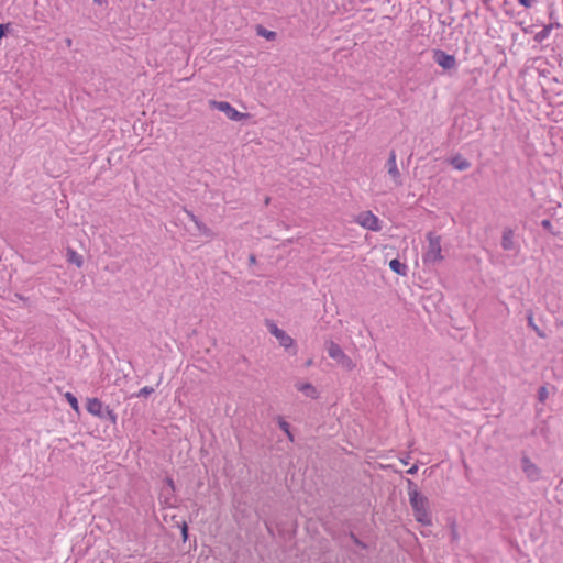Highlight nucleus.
Here are the masks:
<instances>
[{
  "label": "nucleus",
  "instance_id": "nucleus-1",
  "mask_svg": "<svg viewBox=\"0 0 563 563\" xmlns=\"http://www.w3.org/2000/svg\"><path fill=\"white\" fill-rule=\"evenodd\" d=\"M409 503L412 508L416 520L422 526H431L432 515L428 497H426L421 493H413L411 494Z\"/></svg>",
  "mask_w": 563,
  "mask_h": 563
},
{
  "label": "nucleus",
  "instance_id": "nucleus-2",
  "mask_svg": "<svg viewBox=\"0 0 563 563\" xmlns=\"http://www.w3.org/2000/svg\"><path fill=\"white\" fill-rule=\"evenodd\" d=\"M428 245L422 254V261L427 265H434L443 260L441 249V236L434 232L427 234Z\"/></svg>",
  "mask_w": 563,
  "mask_h": 563
},
{
  "label": "nucleus",
  "instance_id": "nucleus-3",
  "mask_svg": "<svg viewBox=\"0 0 563 563\" xmlns=\"http://www.w3.org/2000/svg\"><path fill=\"white\" fill-rule=\"evenodd\" d=\"M87 411L103 420H109L112 424L117 423V415L108 406H103L98 398H88Z\"/></svg>",
  "mask_w": 563,
  "mask_h": 563
},
{
  "label": "nucleus",
  "instance_id": "nucleus-4",
  "mask_svg": "<svg viewBox=\"0 0 563 563\" xmlns=\"http://www.w3.org/2000/svg\"><path fill=\"white\" fill-rule=\"evenodd\" d=\"M325 350L328 352L329 357L336 361V363L340 364L343 368L352 371L355 367V363L352 361V358L347 356L341 349V346L335 342H327Z\"/></svg>",
  "mask_w": 563,
  "mask_h": 563
},
{
  "label": "nucleus",
  "instance_id": "nucleus-5",
  "mask_svg": "<svg viewBox=\"0 0 563 563\" xmlns=\"http://www.w3.org/2000/svg\"><path fill=\"white\" fill-rule=\"evenodd\" d=\"M209 106L211 109H216L223 112L232 121H241L243 119L249 118V113L239 112L227 101L210 100Z\"/></svg>",
  "mask_w": 563,
  "mask_h": 563
},
{
  "label": "nucleus",
  "instance_id": "nucleus-6",
  "mask_svg": "<svg viewBox=\"0 0 563 563\" xmlns=\"http://www.w3.org/2000/svg\"><path fill=\"white\" fill-rule=\"evenodd\" d=\"M520 462H521V470L528 481L537 482L541 478V475H542L541 468L537 464H534L530 460V457H528L527 455H523L521 457Z\"/></svg>",
  "mask_w": 563,
  "mask_h": 563
},
{
  "label": "nucleus",
  "instance_id": "nucleus-7",
  "mask_svg": "<svg viewBox=\"0 0 563 563\" xmlns=\"http://www.w3.org/2000/svg\"><path fill=\"white\" fill-rule=\"evenodd\" d=\"M433 60L445 70L455 69L457 66L455 56L441 49L433 51Z\"/></svg>",
  "mask_w": 563,
  "mask_h": 563
},
{
  "label": "nucleus",
  "instance_id": "nucleus-8",
  "mask_svg": "<svg viewBox=\"0 0 563 563\" xmlns=\"http://www.w3.org/2000/svg\"><path fill=\"white\" fill-rule=\"evenodd\" d=\"M500 244L504 251H512L515 255L520 251L519 243L515 239V232L510 228H506L503 231Z\"/></svg>",
  "mask_w": 563,
  "mask_h": 563
},
{
  "label": "nucleus",
  "instance_id": "nucleus-9",
  "mask_svg": "<svg viewBox=\"0 0 563 563\" xmlns=\"http://www.w3.org/2000/svg\"><path fill=\"white\" fill-rule=\"evenodd\" d=\"M357 223L365 229L377 232L380 230L378 218L371 211H365L358 214Z\"/></svg>",
  "mask_w": 563,
  "mask_h": 563
},
{
  "label": "nucleus",
  "instance_id": "nucleus-10",
  "mask_svg": "<svg viewBox=\"0 0 563 563\" xmlns=\"http://www.w3.org/2000/svg\"><path fill=\"white\" fill-rule=\"evenodd\" d=\"M386 166H387L388 175L393 178L395 185L396 186H401L402 185V179H401L400 172H399V169L397 167L395 151H391L389 153V157L387 159Z\"/></svg>",
  "mask_w": 563,
  "mask_h": 563
},
{
  "label": "nucleus",
  "instance_id": "nucleus-11",
  "mask_svg": "<svg viewBox=\"0 0 563 563\" xmlns=\"http://www.w3.org/2000/svg\"><path fill=\"white\" fill-rule=\"evenodd\" d=\"M450 164L457 170H466L471 167V163L461 155L452 157Z\"/></svg>",
  "mask_w": 563,
  "mask_h": 563
},
{
  "label": "nucleus",
  "instance_id": "nucleus-12",
  "mask_svg": "<svg viewBox=\"0 0 563 563\" xmlns=\"http://www.w3.org/2000/svg\"><path fill=\"white\" fill-rule=\"evenodd\" d=\"M66 260L67 262L75 264L77 267H81L84 264V258L80 254H78L71 247H68L66 251Z\"/></svg>",
  "mask_w": 563,
  "mask_h": 563
},
{
  "label": "nucleus",
  "instance_id": "nucleus-13",
  "mask_svg": "<svg viewBox=\"0 0 563 563\" xmlns=\"http://www.w3.org/2000/svg\"><path fill=\"white\" fill-rule=\"evenodd\" d=\"M275 338L278 340L280 346L285 347L286 350L295 346L294 339L290 335H288L284 330H280Z\"/></svg>",
  "mask_w": 563,
  "mask_h": 563
},
{
  "label": "nucleus",
  "instance_id": "nucleus-14",
  "mask_svg": "<svg viewBox=\"0 0 563 563\" xmlns=\"http://www.w3.org/2000/svg\"><path fill=\"white\" fill-rule=\"evenodd\" d=\"M389 267L393 272L398 275L406 276L408 272V266L405 263H401L398 258H394L389 262Z\"/></svg>",
  "mask_w": 563,
  "mask_h": 563
},
{
  "label": "nucleus",
  "instance_id": "nucleus-15",
  "mask_svg": "<svg viewBox=\"0 0 563 563\" xmlns=\"http://www.w3.org/2000/svg\"><path fill=\"white\" fill-rule=\"evenodd\" d=\"M297 389L310 398L317 397V389L310 383H299L296 385Z\"/></svg>",
  "mask_w": 563,
  "mask_h": 563
},
{
  "label": "nucleus",
  "instance_id": "nucleus-16",
  "mask_svg": "<svg viewBox=\"0 0 563 563\" xmlns=\"http://www.w3.org/2000/svg\"><path fill=\"white\" fill-rule=\"evenodd\" d=\"M552 30H553L552 23L544 25L540 32L534 34L533 40L537 43H542L544 40H547L550 36V33Z\"/></svg>",
  "mask_w": 563,
  "mask_h": 563
},
{
  "label": "nucleus",
  "instance_id": "nucleus-17",
  "mask_svg": "<svg viewBox=\"0 0 563 563\" xmlns=\"http://www.w3.org/2000/svg\"><path fill=\"white\" fill-rule=\"evenodd\" d=\"M256 34L258 36H262V37L266 38L267 41H274L276 38V36H277L276 32L266 30L262 25H256Z\"/></svg>",
  "mask_w": 563,
  "mask_h": 563
},
{
  "label": "nucleus",
  "instance_id": "nucleus-18",
  "mask_svg": "<svg viewBox=\"0 0 563 563\" xmlns=\"http://www.w3.org/2000/svg\"><path fill=\"white\" fill-rule=\"evenodd\" d=\"M65 399L68 401L70 407L76 411L79 412V404L77 398L69 391L64 394Z\"/></svg>",
  "mask_w": 563,
  "mask_h": 563
},
{
  "label": "nucleus",
  "instance_id": "nucleus-19",
  "mask_svg": "<svg viewBox=\"0 0 563 563\" xmlns=\"http://www.w3.org/2000/svg\"><path fill=\"white\" fill-rule=\"evenodd\" d=\"M195 225H196L197 230L201 234H203L206 236H212L213 235L212 231L205 223H202L200 220L196 221Z\"/></svg>",
  "mask_w": 563,
  "mask_h": 563
},
{
  "label": "nucleus",
  "instance_id": "nucleus-20",
  "mask_svg": "<svg viewBox=\"0 0 563 563\" xmlns=\"http://www.w3.org/2000/svg\"><path fill=\"white\" fill-rule=\"evenodd\" d=\"M407 490H408L409 499L411 498V494L419 493L418 489H417V485L411 479H407Z\"/></svg>",
  "mask_w": 563,
  "mask_h": 563
},
{
  "label": "nucleus",
  "instance_id": "nucleus-21",
  "mask_svg": "<svg viewBox=\"0 0 563 563\" xmlns=\"http://www.w3.org/2000/svg\"><path fill=\"white\" fill-rule=\"evenodd\" d=\"M153 393H154V388L153 387L145 386V387L140 389V391L137 393V397H147V396H150Z\"/></svg>",
  "mask_w": 563,
  "mask_h": 563
},
{
  "label": "nucleus",
  "instance_id": "nucleus-22",
  "mask_svg": "<svg viewBox=\"0 0 563 563\" xmlns=\"http://www.w3.org/2000/svg\"><path fill=\"white\" fill-rule=\"evenodd\" d=\"M548 388L545 386H542L538 390V399L543 402L548 398Z\"/></svg>",
  "mask_w": 563,
  "mask_h": 563
},
{
  "label": "nucleus",
  "instance_id": "nucleus-23",
  "mask_svg": "<svg viewBox=\"0 0 563 563\" xmlns=\"http://www.w3.org/2000/svg\"><path fill=\"white\" fill-rule=\"evenodd\" d=\"M268 331L272 335L276 336L282 329H279L274 322H267Z\"/></svg>",
  "mask_w": 563,
  "mask_h": 563
},
{
  "label": "nucleus",
  "instance_id": "nucleus-24",
  "mask_svg": "<svg viewBox=\"0 0 563 563\" xmlns=\"http://www.w3.org/2000/svg\"><path fill=\"white\" fill-rule=\"evenodd\" d=\"M278 426L284 432H288L290 426L282 417H278Z\"/></svg>",
  "mask_w": 563,
  "mask_h": 563
},
{
  "label": "nucleus",
  "instance_id": "nucleus-25",
  "mask_svg": "<svg viewBox=\"0 0 563 563\" xmlns=\"http://www.w3.org/2000/svg\"><path fill=\"white\" fill-rule=\"evenodd\" d=\"M9 27H10V24H1L0 23V40L5 36Z\"/></svg>",
  "mask_w": 563,
  "mask_h": 563
},
{
  "label": "nucleus",
  "instance_id": "nucleus-26",
  "mask_svg": "<svg viewBox=\"0 0 563 563\" xmlns=\"http://www.w3.org/2000/svg\"><path fill=\"white\" fill-rule=\"evenodd\" d=\"M518 2L525 8H531L536 3V0H518Z\"/></svg>",
  "mask_w": 563,
  "mask_h": 563
},
{
  "label": "nucleus",
  "instance_id": "nucleus-27",
  "mask_svg": "<svg viewBox=\"0 0 563 563\" xmlns=\"http://www.w3.org/2000/svg\"><path fill=\"white\" fill-rule=\"evenodd\" d=\"M186 214L188 216V218L194 222L196 223V221H198L199 219L189 210H185Z\"/></svg>",
  "mask_w": 563,
  "mask_h": 563
},
{
  "label": "nucleus",
  "instance_id": "nucleus-28",
  "mask_svg": "<svg viewBox=\"0 0 563 563\" xmlns=\"http://www.w3.org/2000/svg\"><path fill=\"white\" fill-rule=\"evenodd\" d=\"M541 225H542L544 229L550 230V229H551V227H552V223H551V221H550V220L545 219V220H542Z\"/></svg>",
  "mask_w": 563,
  "mask_h": 563
},
{
  "label": "nucleus",
  "instance_id": "nucleus-29",
  "mask_svg": "<svg viewBox=\"0 0 563 563\" xmlns=\"http://www.w3.org/2000/svg\"><path fill=\"white\" fill-rule=\"evenodd\" d=\"M181 534H183L184 540H186L188 537V528H187L186 523H184V526H183Z\"/></svg>",
  "mask_w": 563,
  "mask_h": 563
},
{
  "label": "nucleus",
  "instance_id": "nucleus-30",
  "mask_svg": "<svg viewBox=\"0 0 563 563\" xmlns=\"http://www.w3.org/2000/svg\"><path fill=\"white\" fill-rule=\"evenodd\" d=\"M418 472V466L413 465L408 471L407 474L415 475Z\"/></svg>",
  "mask_w": 563,
  "mask_h": 563
},
{
  "label": "nucleus",
  "instance_id": "nucleus-31",
  "mask_svg": "<svg viewBox=\"0 0 563 563\" xmlns=\"http://www.w3.org/2000/svg\"><path fill=\"white\" fill-rule=\"evenodd\" d=\"M352 538L357 545L366 548V545L361 540H358L354 534H352Z\"/></svg>",
  "mask_w": 563,
  "mask_h": 563
},
{
  "label": "nucleus",
  "instance_id": "nucleus-32",
  "mask_svg": "<svg viewBox=\"0 0 563 563\" xmlns=\"http://www.w3.org/2000/svg\"><path fill=\"white\" fill-rule=\"evenodd\" d=\"M352 538L357 545L366 548V545L361 540H358L354 534H352Z\"/></svg>",
  "mask_w": 563,
  "mask_h": 563
},
{
  "label": "nucleus",
  "instance_id": "nucleus-33",
  "mask_svg": "<svg viewBox=\"0 0 563 563\" xmlns=\"http://www.w3.org/2000/svg\"><path fill=\"white\" fill-rule=\"evenodd\" d=\"M167 485L170 487L172 490H174V482L172 478H167Z\"/></svg>",
  "mask_w": 563,
  "mask_h": 563
},
{
  "label": "nucleus",
  "instance_id": "nucleus-34",
  "mask_svg": "<svg viewBox=\"0 0 563 563\" xmlns=\"http://www.w3.org/2000/svg\"><path fill=\"white\" fill-rule=\"evenodd\" d=\"M533 329L536 330V332L538 333V335H539L540 338H543V336H544V334L539 330V328H538L537 325H533Z\"/></svg>",
  "mask_w": 563,
  "mask_h": 563
},
{
  "label": "nucleus",
  "instance_id": "nucleus-35",
  "mask_svg": "<svg viewBox=\"0 0 563 563\" xmlns=\"http://www.w3.org/2000/svg\"><path fill=\"white\" fill-rule=\"evenodd\" d=\"M249 261H250L251 264H255V262H256L255 255L251 254L250 257H249Z\"/></svg>",
  "mask_w": 563,
  "mask_h": 563
},
{
  "label": "nucleus",
  "instance_id": "nucleus-36",
  "mask_svg": "<svg viewBox=\"0 0 563 563\" xmlns=\"http://www.w3.org/2000/svg\"><path fill=\"white\" fill-rule=\"evenodd\" d=\"M285 433L287 434L290 441H294V435L291 434L290 429L288 430V432Z\"/></svg>",
  "mask_w": 563,
  "mask_h": 563
},
{
  "label": "nucleus",
  "instance_id": "nucleus-37",
  "mask_svg": "<svg viewBox=\"0 0 563 563\" xmlns=\"http://www.w3.org/2000/svg\"><path fill=\"white\" fill-rule=\"evenodd\" d=\"M528 323H529V325H530V327H532V328H533L534 323H533V319H532V317H529V318H528Z\"/></svg>",
  "mask_w": 563,
  "mask_h": 563
},
{
  "label": "nucleus",
  "instance_id": "nucleus-38",
  "mask_svg": "<svg viewBox=\"0 0 563 563\" xmlns=\"http://www.w3.org/2000/svg\"><path fill=\"white\" fill-rule=\"evenodd\" d=\"M93 1H95L97 4H99V5H102V4L106 2V0H93Z\"/></svg>",
  "mask_w": 563,
  "mask_h": 563
},
{
  "label": "nucleus",
  "instance_id": "nucleus-39",
  "mask_svg": "<svg viewBox=\"0 0 563 563\" xmlns=\"http://www.w3.org/2000/svg\"><path fill=\"white\" fill-rule=\"evenodd\" d=\"M452 538L455 540L457 538L455 529L452 530Z\"/></svg>",
  "mask_w": 563,
  "mask_h": 563
},
{
  "label": "nucleus",
  "instance_id": "nucleus-40",
  "mask_svg": "<svg viewBox=\"0 0 563 563\" xmlns=\"http://www.w3.org/2000/svg\"><path fill=\"white\" fill-rule=\"evenodd\" d=\"M66 44H67V46H68V47H70V46H71V40H70V38H67V40H66Z\"/></svg>",
  "mask_w": 563,
  "mask_h": 563
},
{
  "label": "nucleus",
  "instance_id": "nucleus-41",
  "mask_svg": "<svg viewBox=\"0 0 563 563\" xmlns=\"http://www.w3.org/2000/svg\"><path fill=\"white\" fill-rule=\"evenodd\" d=\"M552 24H553V29L554 27H560V23H558V22L556 23H552Z\"/></svg>",
  "mask_w": 563,
  "mask_h": 563
}]
</instances>
